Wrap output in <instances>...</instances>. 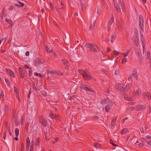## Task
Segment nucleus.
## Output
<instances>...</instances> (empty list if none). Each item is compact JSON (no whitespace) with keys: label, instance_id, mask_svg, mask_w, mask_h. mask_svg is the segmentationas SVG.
<instances>
[{"label":"nucleus","instance_id":"1","mask_svg":"<svg viewBox=\"0 0 151 151\" xmlns=\"http://www.w3.org/2000/svg\"><path fill=\"white\" fill-rule=\"evenodd\" d=\"M114 4L116 10L118 13H120L121 12V8L122 11L125 12V6L123 0H119L118 3V4L115 3L114 1Z\"/></svg>","mask_w":151,"mask_h":151},{"label":"nucleus","instance_id":"2","mask_svg":"<svg viewBox=\"0 0 151 151\" xmlns=\"http://www.w3.org/2000/svg\"><path fill=\"white\" fill-rule=\"evenodd\" d=\"M106 102L108 104L106 105L105 107V110L106 112H108L111 109L112 106L114 103L110 99L103 100L102 101V103H104Z\"/></svg>","mask_w":151,"mask_h":151},{"label":"nucleus","instance_id":"3","mask_svg":"<svg viewBox=\"0 0 151 151\" xmlns=\"http://www.w3.org/2000/svg\"><path fill=\"white\" fill-rule=\"evenodd\" d=\"M86 47L89 48L95 53H97L98 51V49L97 47H95L92 44L89 43H87L86 44Z\"/></svg>","mask_w":151,"mask_h":151},{"label":"nucleus","instance_id":"4","mask_svg":"<svg viewBox=\"0 0 151 151\" xmlns=\"http://www.w3.org/2000/svg\"><path fill=\"white\" fill-rule=\"evenodd\" d=\"M39 121L40 123L41 124L44 126L46 127L47 124V122L45 119L42 116H40L39 118Z\"/></svg>","mask_w":151,"mask_h":151},{"label":"nucleus","instance_id":"5","mask_svg":"<svg viewBox=\"0 0 151 151\" xmlns=\"http://www.w3.org/2000/svg\"><path fill=\"white\" fill-rule=\"evenodd\" d=\"M45 61L43 59L37 58L36 60L35 64L37 66H40L41 64L43 63Z\"/></svg>","mask_w":151,"mask_h":151},{"label":"nucleus","instance_id":"6","mask_svg":"<svg viewBox=\"0 0 151 151\" xmlns=\"http://www.w3.org/2000/svg\"><path fill=\"white\" fill-rule=\"evenodd\" d=\"M141 93L140 89H138L136 91H134L132 93V95L133 96H139Z\"/></svg>","mask_w":151,"mask_h":151},{"label":"nucleus","instance_id":"7","mask_svg":"<svg viewBox=\"0 0 151 151\" xmlns=\"http://www.w3.org/2000/svg\"><path fill=\"white\" fill-rule=\"evenodd\" d=\"M114 18L112 17L111 19L109 20L108 22V25H107V27H108V31H109L110 29V27H111L112 24L114 22Z\"/></svg>","mask_w":151,"mask_h":151},{"label":"nucleus","instance_id":"8","mask_svg":"<svg viewBox=\"0 0 151 151\" xmlns=\"http://www.w3.org/2000/svg\"><path fill=\"white\" fill-rule=\"evenodd\" d=\"M115 88L118 90H123L124 85L122 84L117 83L116 84Z\"/></svg>","mask_w":151,"mask_h":151},{"label":"nucleus","instance_id":"9","mask_svg":"<svg viewBox=\"0 0 151 151\" xmlns=\"http://www.w3.org/2000/svg\"><path fill=\"white\" fill-rule=\"evenodd\" d=\"M10 112L9 106L8 105H5L4 109V112L6 114H8Z\"/></svg>","mask_w":151,"mask_h":151},{"label":"nucleus","instance_id":"10","mask_svg":"<svg viewBox=\"0 0 151 151\" xmlns=\"http://www.w3.org/2000/svg\"><path fill=\"white\" fill-rule=\"evenodd\" d=\"M142 94L144 97H146L148 99L151 100V95L150 93L147 92H143Z\"/></svg>","mask_w":151,"mask_h":151},{"label":"nucleus","instance_id":"11","mask_svg":"<svg viewBox=\"0 0 151 151\" xmlns=\"http://www.w3.org/2000/svg\"><path fill=\"white\" fill-rule=\"evenodd\" d=\"M139 24L140 29L142 30L144 28L143 21L142 19H140L139 21Z\"/></svg>","mask_w":151,"mask_h":151},{"label":"nucleus","instance_id":"12","mask_svg":"<svg viewBox=\"0 0 151 151\" xmlns=\"http://www.w3.org/2000/svg\"><path fill=\"white\" fill-rule=\"evenodd\" d=\"M19 73L21 77L22 78H23L24 76V73L23 70L20 68L19 69Z\"/></svg>","mask_w":151,"mask_h":151},{"label":"nucleus","instance_id":"13","mask_svg":"<svg viewBox=\"0 0 151 151\" xmlns=\"http://www.w3.org/2000/svg\"><path fill=\"white\" fill-rule=\"evenodd\" d=\"M6 70L13 77H14V75L13 72L10 69L6 68Z\"/></svg>","mask_w":151,"mask_h":151},{"label":"nucleus","instance_id":"14","mask_svg":"<svg viewBox=\"0 0 151 151\" xmlns=\"http://www.w3.org/2000/svg\"><path fill=\"white\" fill-rule=\"evenodd\" d=\"M86 91L88 93L92 94L94 92V91L90 88L86 87Z\"/></svg>","mask_w":151,"mask_h":151},{"label":"nucleus","instance_id":"15","mask_svg":"<svg viewBox=\"0 0 151 151\" xmlns=\"http://www.w3.org/2000/svg\"><path fill=\"white\" fill-rule=\"evenodd\" d=\"M135 108L136 110L138 111L143 109V106L141 105H137Z\"/></svg>","mask_w":151,"mask_h":151},{"label":"nucleus","instance_id":"16","mask_svg":"<svg viewBox=\"0 0 151 151\" xmlns=\"http://www.w3.org/2000/svg\"><path fill=\"white\" fill-rule=\"evenodd\" d=\"M50 73H53L56 75L60 76L63 75V74L61 72L59 71H54L52 70L51 71Z\"/></svg>","mask_w":151,"mask_h":151},{"label":"nucleus","instance_id":"17","mask_svg":"<svg viewBox=\"0 0 151 151\" xmlns=\"http://www.w3.org/2000/svg\"><path fill=\"white\" fill-rule=\"evenodd\" d=\"M40 142V139L39 137H38L35 141V146L37 147L38 146Z\"/></svg>","mask_w":151,"mask_h":151},{"label":"nucleus","instance_id":"18","mask_svg":"<svg viewBox=\"0 0 151 151\" xmlns=\"http://www.w3.org/2000/svg\"><path fill=\"white\" fill-rule=\"evenodd\" d=\"M128 132V130L127 128H124L121 131V133L122 134H125Z\"/></svg>","mask_w":151,"mask_h":151},{"label":"nucleus","instance_id":"19","mask_svg":"<svg viewBox=\"0 0 151 151\" xmlns=\"http://www.w3.org/2000/svg\"><path fill=\"white\" fill-rule=\"evenodd\" d=\"M95 22H94L91 24L90 26L89 30H90L91 31L94 29L95 26Z\"/></svg>","mask_w":151,"mask_h":151},{"label":"nucleus","instance_id":"20","mask_svg":"<svg viewBox=\"0 0 151 151\" xmlns=\"http://www.w3.org/2000/svg\"><path fill=\"white\" fill-rule=\"evenodd\" d=\"M50 117L52 119H56L58 117V116L55 115L52 113H51L50 114Z\"/></svg>","mask_w":151,"mask_h":151},{"label":"nucleus","instance_id":"21","mask_svg":"<svg viewBox=\"0 0 151 151\" xmlns=\"http://www.w3.org/2000/svg\"><path fill=\"white\" fill-rule=\"evenodd\" d=\"M86 71V78L87 79H90L91 78V76L89 73H87Z\"/></svg>","mask_w":151,"mask_h":151},{"label":"nucleus","instance_id":"22","mask_svg":"<svg viewBox=\"0 0 151 151\" xmlns=\"http://www.w3.org/2000/svg\"><path fill=\"white\" fill-rule=\"evenodd\" d=\"M16 5L18 7H22L24 6V4L20 1H18Z\"/></svg>","mask_w":151,"mask_h":151},{"label":"nucleus","instance_id":"23","mask_svg":"<svg viewBox=\"0 0 151 151\" xmlns=\"http://www.w3.org/2000/svg\"><path fill=\"white\" fill-rule=\"evenodd\" d=\"M4 94L2 91L0 92V101H2L4 99Z\"/></svg>","mask_w":151,"mask_h":151},{"label":"nucleus","instance_id":"24","mask_svg":"<svg viewBox=\"0 0 151 151\" xmlns=\"http://www.w3.org/2000/svg\"><path fill=\"white\" fill-rule=\"evenodd\" d=\"M78 72L79 73L81 74H82L83 76V78L84 79L85 78V74L84 73V71L83 70H78Z\"/></svg>","mask_w":151,"mask_h":151},{"label":"nucleus","instance_id":"25","mask_svg":"<svg viewBox=\"0 0 151 151\" xmlns=\"http://www.w3.org/2000/svg\"><path fill=\"white\" fill-rule=\"evenodd\" d=\"M137 73L136 71H134L132 73L133 76L134 77V79L137 80Z\"/></svg>","mask_w":151,"mask_h":151},{"label":"nucleus","instance_id":"26","mask_svg":"<svg viewBox=\"0 0 151 151\" xmlns=\"http://www.w3.org/2000/svg\"><path fill=\"white\" fill-rule=\"evenodd\" d=\"M130 49H129L127 50L125 52L124 54H123V56H124V57H127L129 54L130 52Z\"/></svg>","mask_w":151,"mask_h":151},{"label":"nucleus","instance_id":"27","mask_svg":"<svg viewBox=\"0 0 151 151\" xmlns=\"http://www.w3.org/2000/svg\"><path fill=\"white\" fill-rule=\"evenodd\" d=\"M50 53H51L53 55L56 57H58V55L56 54L55 51H53V50H50Z\"/></svg>","mask_w":151,"mask_h":151},{"label":"nucleus","instance_id":"28","mask_svg":"<svg viewBox=\"0 0 151 151\" xmlns=\"http://www.w3.org/2000/svg\"><path fill=\"white\" fill-rule=\"evenodd\" d=\"M116 35L115 34H114L112 35L111 37V43H113L115 39L116 38Z\"/></svg>","mask_w":151,"mask_h":151},{"label":"nucleus","instance_id":"29","mask_svg":"<svg viewBox=\"0 0 151 151\" xmlns=\"http://www.w3.org/2000/svg\"><path fill=\"white\" fill-rule=\"evenodd\" d=\"M30 141L29 137H27L26 139V145H30Z\"/></svg>","mask_w":151,"mask_h":151},{"label":"nucleus","instance_id":"30","mask_svg":"<svg viewBox=\"0 0 151 151\" xmlns=\"http://www.w3.org/2000/svg\"><path fill=\"white\" fill-rule=\"evenodd\" d=\"M62 61L63 62V64L66 65H68V61L66 59H63L62 60Z\"/></svg>","mask_w":151,"mask_h":151},{"label":"nucleus","instance_id":"31","mask_svg":"<svg viewBox=\"0 0 151 151\" xmlns=\"http://www.w3.org/2000/svg\"><path fill=\"white\" fill-rule=\"evenodd\" d=\"M15 134L17 137L19 134V131L18 129L16 128L15 129Z\"/></svg>","mask_w":151,"mask_h":151},{"label":"nucleus","instance_id":"32","mask_svg":"<svg viewBox=\"0 0 151 151\" xmlns=\"http://www.w3.org/2000/svg\"><path fill=\"white\" fill-rule=\"evenodd\" d=\"M131 86L129 84H127L126 86V87H124V89L123 90H127Z\"/></svg>","mask_w":151,"mask_h":151},{"label":"nucleus","instance_id":"33","mask_svg":"<svg viewBox=\"0 0 151 151\" xmlns=\"http://www.w3.org/2000/svg\"><path fill=\"white\" fill-rule=\"evenodd\" d=\"M5 81L8 86H9L10 85V82L9 80L7 78H5Z\"/></svg>","mask_w":151,"mask_h":151},{"label":"nucleus","instance_id":"34","mask_svg":"<svg viewBox=\"0 0 151 151\" xmlns=\"http://www.w3.org/2000/svg\"><path fill=\"white\" fill-rule=\"evenodd\" d=\"M29 124L28 122H27L25 125V129L27 130L28 129L29 126Z\"/></svg>","mask_w":151,"mask_h":151},{"label":"nucleus","instance_id":"35","mask_svg":"<svg viewBox=\"0 0 151 151\" xmlns=\"http://www.w3.org/2000/svg\"><path fill=\"white\" fill-rule=\"evenodd\" d=\"M113 53L115 56H117L119 55L120 53L116 50H114L113 51Z\"/></svg>","mask_w":151,"mask_h":151},{"label":"nucleus","instance_id":"36","mask_svg":"<svg viewBox=\"0 0 151 151\" xmlns=\"http://www.w3.org/2000/svg\"><path fill=\"white\" fill-rule=\"evenodd\" d=\"M115 120H113L111 122V128L112 129H113L114 127Z\"/></svg>","mask_w":151,"mask_h":151},{"label":"nucleus","instance_id":"37","mask_svg":"<svg viewBox=\"0 0 151 151\" xmlns=\"http://www.w3.org/2000/svg\"><path fill=\"white\" fill-rule=\"evenodd\" d=\"M146 56L147 58L149 59L150 58V52L149 51H148L147 52Z\"/></svg>","mask_w":151,"mask_h":151},{"label":"nucleus","instance_id":"38","mask_svg":"<svg viewBox=\"0 0 151 151\" xmlns=\"http://www.w3.org/2000/svg\"><path fill=\"white\" fill-rule=\"evenodd\" d=\"M34 74L36 76H38L39 77L41 78L42 77V75L40 73H37L35 72L34 73Z\"/></svg>","mask_w":151,"mask_h":151},{"label":"nucleus","instance_id":"39","mask_svg":"<svg viewBox=\"0 0 151 151\" xmlns=\"http://www.w3.org/2000/svg\"><path fill=\"white\" fill-rule=\"evenodd\" d=\"M94 146L96 148H98L100 147V145L97 143H95L94 144Z\"/></svg>","mask_w":151,"mask_h":151},{"label":"nucleus","instance_id":"40","mask_svg":"<svg viewBox=\"0 0 151 151\" xmlns=\"http://www.w3.org/2000/svg\"><path fill=\"white\" fill-rule=\"evenodd\" d=\"M20 151H24V144L23 142H22L21 144V147L20 149Z\"/></svg>","mask_w":151,"mask_h":151},{"label":"nucleus","instance_id":"41","mask_svg":"<svg viewBox=\"0 0 151 151\" xmlns=\"http://www.w3.org/2000/svg\"><path fill=\"white\" fill-rule=\"evenodd\" d=\"M127 62V60L125 57L123 58L122 60V64L125 63Z\"/></svg>","mask_w":151,"mask_h":151},{"label":"nucleus","instance_id":"42","mask_svg":"<svg viewBox=\"0 0 151 151\" xmlns=\"http://www.w3.org/2000/svg\"><path fill=\"white\" fill-rule=\"evenodd\" d=\"M14 92L16 93H19L17 88L15 86H14Z\"/></svg>","mask_w":151,"mask_h":151},{"label":"nucleus","instance_id":"43","mask_svg":"<svg viewBox=\"0 0 151 151\" xmlns=\"http://www.w3.org/2000/svg\"><path fill=\"white\" fill-rule=\"evenodd\" d=\"M137 57V58H138V59L139 60V61L140 62H141L142 61V59L141 58V57L140 56V54L136 55Z\"/></svg>","mask_w":151,"mask_h":151},{"label":"nucleus","instance_id":"44","mask_svg":"<svg viewBox=\"0 0 151 151\" xmlns=\"http://www.w3.org/2000/svg\"><path fill=\"white\" fill-rule=\"evenodd\" d=\"M28 75L29 76H31L32 74V69L31 68L29 69V70L28 71Z\"/></svg>","mask_w":151,"mask_h":151},{"label":"nucleus","instance_id":"45","mask_svg":"<svg viewBox=\"0 0 151 151\" xmlns=\"http://www.w3.org/2000/svg\"><path fill=\"white\" fill-rule=\"evenodd\" d=\"M52 85H55L57 84V81L55 80H54L51 83Z\"/></svg>","mask_w":151,"mask_h":151},{"label":"nucleus","instance_id":"46","mask_svg":"<svg viewBox=\"0 0 151 151\" xmlns=\"http://www.w3.org/2000/svg\"><path fill=\"white\" fill-rule=\"evenodd\" d=\"M6 21L9 23L11 24L12 22V21L10 19H5Z\"/></svg>","mask_w":151,"mask_h":151},{"label":"nucleus","instance_id":"47","mask_svg":"<svg viewBox=\"0 0 151 151\" xmlns=\"http://www.w3.org/2000/svg\"><path fill=\"white\" fill-rule=\"evenodd\" d=\"M110 91L109 89L108 88H106L104 89V91L106 93H109Z\"/></svg>","mask_w":151,"mask_h":151},{"label":"nucleus","instance_id":"48","mask_svg":"<svg viewBox=\"0 0 151 151\" xmlns=\"http://www.w3.org/2000/svg\"><path fill=\"white\" fill-rule=\"evenodd\" d=\"M124 99L125 100L129 101H132V98L129 97H125Z\"/></svg>","mask_w":151,"mask_h":151},{"label":"nucleus","instance_id":"49","mask_svg":"<svg viewBox=\"0 0 151 151\" xmlns=\"http://www.w3.org/2000/svg\"><path fill=\"white\" fill-rule=\"evenodd\" d=\"M45 50L46 52L49 53H50V49H49L47 46L46 47Z\"/></svg>","mask_w":151,"mask_h":151},{"label":"nucleus","instance_id":"50","mask_svg":"<svg viewBox=\"0 0 151 151\" xmlns=\"http://www.w3.org/2000/svg\"><path fill=\"white\" fill-rule=\"evenodd\" d=\"M135 108L133 107H131L129 108V109H128V111H132L134 110Z\"/></svg>","mask_w":151,"mask_h":151},{"label":"nucleus","instance_id":"51","mask_svg":"<svg viewBox=\"0 0 151 151\" xmlns=\"http://www.w3.org/2000/svg\"><path fill=\"white\" fill-rule=\"evenodd\" d=\"M41 93L43 96H46L47 95V93L44 91H42L41 92Z\"/></svg>","mask_w":151,"mask_h":151},{"label":"nucleus","instance_id":"52","mask_svg":"<svg viewBox=\"0 0 151 151\" xmlns=\"http://www.w3.org/2000/svg\"><path fill=\"white\" fill-rule=\"evenodd\" d=\"M128 81L129 82H132V79L131 76H129L128 79Z\"/></svg>","mask_w":151,"mask_h":151},{"label":"nucleus","instance_id":"53","mask_svg":"<svg viewBox=\"0 0 151 151\" xmlns=\"http://www.w3.org/2000/svg\"><path fill=\"white\" fill-rule=\"evenodd\" d=\"M135 53L136 54V55L140 54L139 52V50L138 49H136L135 50Z\"/></svg>","mask_w":151,"mask_h":151},{"label":"nucleus","instance_id":"54","mask_svg":"<svg viewBox=\"0 0 151 151\" xmlns=\"http://www.w3.org/2000/svg\"><path fill=\"white\" fill-rule=\"evenodd\" d=\"M128 119L127 118V117H126L124 119H123L121 121V122L122 124L123 123L124 121H125V120H126V119Z\"/></svg>","mask_w":151,"mask_h":151},{"label":"nucleus","instance_id":"55","mask_svg":"<svg viewBox=\"0 0 151 151\" xmlns=\"http://www.w3.org/2000/svg\"><path fill=\"white\" fill-rule=\"evenodd\" d=\"M33 149V146L32 145H31L30 147L29 151H32Z\"/></svg>","mask_w":151,"mask_h":151},{"label":"nucleus","instance_id":"56","mask_svg":"<svg viewBox=\"0 0 151 151\" xmlns=\"http://www.w3.org/2000/svg\"><path fill=\"white\" fill-rule=\"evenodd\" d=\"M16 94V97L20 101V98L19 97V93H18Z\"/></svg>","mask_w":151,"mask_h":151},{"label":"nucleus","instance_id":"57","mask_svg":"<svg viewBox=\"0 0 151 151\" xmlns=\"http://www.w3.org/2000/svg\"><path fill=\"white\" fill-rule=\"evenodd\" d=\"M32 87L33 88L34 90H37V88L35 86V84L34 83L33 84Z\"/></svg>","mask_w":151,"mask_h":151},{"label":"nucleus","instance_id":"58","mask_svg":"<svg viewBox=\"0 0 151 151\" xmlns=\"http://www.w3.org/2000/svg\"><path fill=\"white\" fill-rule=\"evenodd\" d=\"M24 67L25 68H27V69H29L30 68L26 64V65H24Z\"/></svg>","mask_w":151,"mask_h":151},{"label":"nucleus","instance_id":"59","mask_svg":"<svg viewBox=\"0 0 151 151\" xmlns=\"http://www.w3.org/2000/svg\"><path fill=\"white\" fill-rule=\"evenodd\" d=\"M73 15L75 16V17H77L78 15V13H77L76 12H75L74 13Z\"/></svg>","mask_w":151,"mask_h":151},{"label":"nucleus","instance_id":"60","mask_svg":"<svg viewBox=\"0 0 151 151\" xmlns=\"http://www.w3.org/2000/svg\"><path fill=\"white\" fill-rule=\"evenodd\" d=\"M14 8V7L13 6H11L9 7V9L10 10H12Z\"/></svg>","mask_w":151,"mask_h":151},{"label":"nucleus","instance_id":"61","mask_svg":"<svg viewBox=\"0 0 151 151\" xmlns=\"http://www.w3.org/2000/svg\"><path fill=\"white\" fill-rule=\"evenodd\" d=\"M84 85H81L80 86V87L81 88V89H84Z\"/></svg>","mask_w":151,"mask_h":151},{"label":"nucleus","instance_id":"62","mask_svg":"<svg viewBox=\"0 0 151 151\" xmlns=\"http://www.w3.org/2000/svg\"><path fill=\"white\" fill-rule=\"evenodd\" d=\"M29 55V52H26L25 53V55L27 56H28Z\"/></svg>","mask_w":151,"mask_h":151},{"label":"nucleus","instance_id":"63","mask_svg":"<svg viewBox=\"0 0 151 151\" xmlns=\"http://www.w3.org/2000/svg\"><path fill=\"white\" fill-rule=\"evenodd\" d=\"M54 139H55V142H57L58 141V137H55L54 138Z\"/></svg>","mask_w":151,"mask_h":151},{"label":"nucleus","instance_id":"64","mask_svg":"<svg viewBox=\"0 0 151 151\" xmlns=\"http://www.w3.org/2000/svg\"><path fill=\"white\" fill-rule=\"evenodd\" d=\"M147 144L150 145L151 146V140L148 142H147Z\"/></svg>","mask_w":151,"mask_h":151}]
</instances>
